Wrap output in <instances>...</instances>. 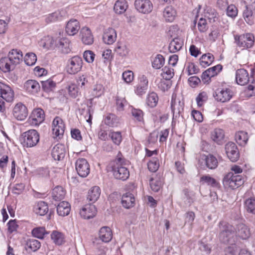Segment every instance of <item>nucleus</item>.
Listing matches in <instances>:
<instances>
[{
  "instance_id": "nucleus-20",
  "label": "nucleus",
  "mask_w": 255,
  "mask_h": 255,
  "mask_svg": "<svg viewBox=\"0 0 255 255\" xmlns=\"http://www.w3.org/2000/svg\"><path fill=\"white\" fill-rule=\"evenodd\" d=\"M236 79L237 83L240 85H245L249 81L248 71L244 69H238L236 71Z\"/></svg>"
},
{
  "instance_id": "nucleus-62",
  "label": "nucleus",
  "mask_w": 255,
  "mask_h": 255,
  "mask_svg": "<svg viewBox=\"0 0 255 255\" xmlns=\"http://www.w3.org/2000/svg\"><path fill=\"white\" fill-rule=\"evenodd\" d=\"M61 16L60 12L56 11L50 14L46 18L47 22H54L61 19Z\"/></svg>"
},
{
  "instance_id": "nucleus-54",
  "label": "nucleus",
  "mask_w": 255,
  "mask_h": 255,
  "mask_svg": "<svg viewBox=\"0 0 255 255\" xmlns=\"http://www.w3.org/2000/svg\"><path fill=\"white\" fill-rule=\"evenodd\" d=\"M24 60L27 65L32 66L36 62L37 56L34 53H28L25 55Z\"/></svg>"
},
{
  "instance_id": "nucleus-58",
  "label": "nucleus",
  "mask_w": 255,
  "mask_h": 255,
  "mask_svg": "<svg viewBox=\"0 0 255 255\" xmlns=\"http://www.w3.org/2000/svg\"><path fill=\"white\" fill-rule=\"evenodd\" d=\"M198 28L200 32H205L208 28L206 19L202 17L200 18L197 24Z\"/></svg>"
},
{
  "instance_id": "nucleus-3",
  "label": "nucleus",
  "mask_w": 255,
  "mask_h": 255,
  "mask_svg": "<svg viewBox=\"0 0 255 255\" xmlns=\"http://www.w3.org/2000/svg\"><path fill=\"white\" fill-rule=\"evenodd\" d=\"M219 229V239L224 244H232L235 241V229L225 221H221L218 225Z\"/></svg>"
},
{
  "instance_id": "nucleus-36",
  "label": "nucleus",
  "mask_w": 255,
  "mask_h": 255,
  "mask_svg": "<svg viewBox=\"0 0 255 255\" xmlns=\"http://www.w3.org/2000/svg\"><path fill=\"white\" fill-rule=\"evenodd\" d=\"M104 123L109 127H116L119 124V118L113 114H109L105 118Z\"/></svg>"
},
{
  "instance_id": "nucleus-12",
  "label": "nucleus",
  "mask_w": 255,
  "mask_h": 255,
  "mask_svg": "<svg viewBox=\"0 0 255 255\" xmlns=\"http://www.w3.org/2000/svg\"><path fill=\"white\" fill-rule=\"evenodd\" d=\"M134 5L139 12L144 14L150 13L153 9L152 3L149 0H135Z\"/></svg>"
},
{
  "instance_id": "nucleus-26",
  "label": "nucleus",
  "mask_w": 255,
  "mask_h": 255,
  "mask_svg": "<svg viewBox=\"0 0 255 255\" xmlns=\"http://www.w3.org/2000/svg\"><path fill=\"white\" fill-rule=\"evenodd\" d=\"M99 237L103 242H109L113 237L111 229L107 226L102 227L99 231Z\"/></svg>"
},
{
  "instance_id": "nucleus-45",
  "label": "nucleus",
  "mask_w": 255,
  "mask_h": 255,
  "mask_svg": "<svg viewBox=\"0 0 255 255\" xmlns=\"http://www.w3.org/2000/svg\"><path fill=\"white\" fill-rule=\"evenodd\" d=\"M115 52L121 57H126L128 55L129 50L127 46L121 43H118L115 48Z\"/></svg>"
},
{
  "instance_id": "nucleus-39",
  "label": "nucleus",
  "mask_w": 255,
  "mask_h": 255,
  "mask_svg": "<svg viewBox=\"0 0 255 255\" xmlns=\"http://www.w3.org/2000/svg\"><path fill=\"white\" fill-rule=\"evenodd\" d=\"M41 247V243L34 239H28L26 241L25 248L33 252L37 251Z\"/></svg>"
},
{
  "instance_id": "nucleus-46",
  "label": "nucleus",
  "mask_w": 255,
  "mask_h": 255,
  "mask_svg": "<svg viewBox=\"0 0 255 255\" xmlns=\"http://www.w3.org/2000/svg\"><path fill=\"white\" fill-rule=\"evenodd\" d=\"M243 16L248 24L252 25L254 23L253 12L250 6H246L243 12Z\"/></svg>"
},
{
  "instance_id": "nucleus-1",
  "label": "nucleus",
  "mask_w": 255,
  "mask_h": 255,
  "mask_svg": "<svg viewBox=\"0 0 255 255\" xmlns=\"http://www.w3.org/2000/svg\"><path fill=\"white\" fill-rule=\"evenodd\" d=\"M125 161L122 157H118L111 161L107 166L108 172H111L116 179L126 180L129 176L128 168L124 166Z\"/></svg>"
},
{
  "instance_id": "nucleus-25",
  "label": "nucleus",
  "mask_w": 255,
  "mask_h": 255,
  "mask_svg": "<svg viewBox=\"0 0 255 255\" xmlns=\"http://www.w3.org/2000/svg\"><path fill=\"white\" fill-rule=\"evenodd\" d=\"M44 112L41 109L34 110L31 115V123L35 126L39 125L44 120Z\"/></svg>"
},
{
  "instance_id": "nucleus-34",
  "label": "nucleus",
  "mask_w": 255,
  "mask_h": 255,
  "mask_svg": "<svg viewBox=\"0 0 255 255\" xmlns=\"http://www.w3.org/2000/svg\"><path fill=\"white\" fill-rule=\"evenodd\" d=\"M235 139L237 142L241 146H245L249 139V135L247 132L240 131L235 134Z\"/></svg>"
},
{
  "instance_id": "nucleus-9",
  "label": "nucleus",
  "mask_w": 255,
  "mask_h": 255,
  "mask_svg": "<svg viewBox=\"0 0 255 255\" xmlns=\"http://www.w3.org/2000/svg\"><path fill=\"white\" fill-rule=\"evenodd\" d=\"M65 128V125L62 119L59 117H56L52 122L53 137L60 138L64 134Z\"/></svg>"
},
{
  "instance_id": "nucleus-43",
  "label": "nucleus",
  "mask_w": 255,
  "mask_h": 255,
  "mask_svg": "<svg viewBox=\"0 0 255 255\" xmlns=\"http://www.w3.org/2000/svg\"><path fill=\"white\" fill-rule=\"evenodd\" d=\"M51 238L53 242L57 245H62L65 241L64 235L56 231H53L51 234Z\"/></svg>"
},
{
  "instance_id": "nucleus-13",
  "label": "nucleus",
  "mask_w": 255,
  "mask_h": 255,
  "mask_svg": "<svg viewBox=\"0 0 255 255\" xmlns=\"http://www.w3.org/2000/svg\"><path fill=\"white\" fill-rule=\"evenodd\" d=\"M0 97L6 102H10L13 100L14 92L10 87L0 82Z\"/></svg>"
},
{
  "instance_id": "nucleus-61",
  "label": "nucleus",
  "mask_w": 255,
  "mask_h": 255,
  "mask_svg": "<svg viewBox=\"0 0 255 255\" xmlns=\"http://www.w3.org/2000/svg\"><path fill=\"white\" fill-rule=\"evenodd\" d=\"M197 105L199 107L203 106L204 103L207 100V96L205 92L200 93L196 99Z\"/></svg>"
},
{
  "instance_id": "nucleus-48",
  "label": "nucleus",
  "mask_w": 255,
  "mask_h": 255,
  "mask_svg": "<svg viewBox=\"0 0 255 255\" xmlns=\"http://www.w3.org/2000/svg\"><path fill=\"white\" fill-rule=\"evenodd\" d=\"M113 143L119 145L122 141V136L120 131H114L111 130L109 134Z\"/></svg>"
},
{
  "instance_id": "nucleus-19",
  "label": "nucleus",
  "mask_w": 255,
  "mask_h": 255,
  "mask_svg": "<svg viewBox=\"0 0 255 255\" xmlns=\"http://www.w3.org/2000/svg\"><path fill=\"white\" fill-rule=\"evenodd\" d=\"M117 33L116 30L112 28H108L104 31L103 39L107 44H112L116 40Z\"/></svg>"
},
{
  "instance_id": "nucleus-2",
  "label": "nucleus",
  "mask_w": 255,
  "mask_h": 255,
  "mask_svg": "<svg viewBox=\"0 0 255 255\" xmlns=\"http://www.w3.org/2000/svg\"><path fill=\"white\" fill-rule=\"evenodd\" d=\"M22 58V53L20 50L12 49L9 51L7 57L0 59V69L5 73L13 70Z\"/></svg>"
},
{
  "instance_id": "nucleus-18",
  "label": "nucleus",
  "mask_w": 255,
  "mask_h": 255,
  "mask_svg": "<svg viewBox=\"0 0 255 255\" xmlns=\"http://www.w3.org/2000/svg\"><path fill=\"white\" fill-rule=\"evenodd\" d=\"M80 36L82 42L85 45H91L94 42V37L90 29L87 27H83L80 32Z\"/></svg>"
},
{
  "instance_id": "nucleus-11",
  "label": "nucleus",
  "mask_w": 255,
  "mask_h": 255,
  "mask_svg": "<svg viewBox=\"0 0 255 255\" xmlns=\"http://www.w3.org/2000/svg\"><path fill=\"white\" fill-rule=\"evenodd\" d=\"M225 150L227 156L231 161L236 162L239 159V151L234 142H228L225 145Z\"/></svg>"
},
{
  "instance_id": "nucleus-22",
  "label": "nucleus",
  "mask_w": 255,
  "mask_h": 255,
  "mask_svg": "<svg viewBox=\"0 0 255 255\" xmlns=\"http://www.w3.org/2000/svg\"><path fill=\"white\" fill-rule=\"evenodd\" d=\"M80 28L79 22L76 19H71L67 23L66 32L71 36L75 35Z\"/></svg>"
},
{
  "instance_id": "nucleus-21",
  "label": "nucleus",
  "mask_w": 255,
  "mask_h": 255,
  "mask_svg": "<svg viewBox=\"0 0 255 255\" xmlns=\"http://www.w3.org/2000/svg\"><path fill=\"white\" fill-rule=\"evenodd\" d=\"M235 233L238 237L243 240L248 239L251 235L250 229L244 224H239L237 226Z\"/></svg>"
},
{
  "instance_id": "nucleus-32",
  "label": "nucleus",
  "mask_w": 255,
  "mask_h": 255,
  "mask_svg": "<svg viewBox=\"0 0 255 255\" xmlns=\"http://www.w3.org/2000/svg\"><path fill=\"white\" fill-rule=\"evenodd\" d=\"M206 167L210 169H215L218 164V160L215 156L213 155L209 154L205 155L203 159Z\"/></svg>"
},
{
  "instance_id": "nucleus-5",
  "label": "nucleus",
  "mask_w": 255,
  "mask_h": 255,
  "mask_svg": "<svg viewBox=\"0 0 255 255\" xmlns=\"http://www.w3.org/2000/svg\"><path fill=\"white\" fill-rule=\"evenodd\" d=\"M235 42L242 49H249L253 46L255 43L254 35L251 33L235 35Z\"/></svg>"
},
{
  "instance_id": "nucleus-30",
  "label": "nucleus",
  "mask_w": 255,
  "mask_h": 255,
  "mask_svg": "<svg viewBox=\"0 0 255 255\" xmlns=\"http://www.w3.org/2000/svg\"><path fill=\"white\" fill-rule=\"evenodd\" d=\"M183 45V41L179 38L176 37L170 42L168 49L171 53H175L180 50Z\"/></svg>"
},
{
  "instance_id": "nucleus-49",
  "label": "nucleus",
  "mask_w": 255,
  "mask_h": 255,
  "mask_svg": "<svg viewBox=\"0 0 255 255\" xmlns=\"http://www.w3.org/2000/svg\"><path fill=\"white\" fill-rule=\"evenodd\" d=\"M32 235L33 237L42 239L46 235L48 234L44 227H37L34 228L31 231Z\"/></svg>"
},
{
  "instance_id": "nucleus-56",
  "label": "nucleus",
  "mask_w": 255,
  "mask_h": 255,
  "mask_svg": "<svg viewBox=\"0 0 255 255\" xmlns=\"http://www.w3.org/2000/svg\"><path fill=\"white\" fill-rule=\"evenodd\" d=\"M245 208L247 211L251 213L255 214V199L250 198L245 202Z\"/></svg>"
},
{
  "instance_id": "nucleus-63",
  "label": "nucleus",
  "mask_w": 255,
  "mask_h": 255,
  "mask_svg": "<svg viewBox=\"0 0 255 255\" xmlns=\"http://www.w3.org/2000/svg\"><path fill=\"white\" fill-rule=\"evenodd\" d=\"M95 54L91 50L85 51L83 53V57L88 63H92L95 58Z\"/></svg>"
},
{
  "instance_id": "nucleus-64",
  "label": "nucleus",
  "mask_w": 255,
  "mask_h": 255,
  "mask_svg": "<svg viewBox=\"0 0 255 255\" xmlns=\"http://www.w3.org/2000/svg\"><path fill=\"white\" fill-rule=\"evenodd\" d=\"M238 14V9L235 5L231 4L227 8V14L231 17H235Z\"/></svg>"
},
{
  "instance_id": "nucleus-51",
  "label": "nucleus",
  "mask_w": 255,
  "mask_h": 255,
  "mask_svg": "<svg viewBox=\"0 0 255 255\" xmlns=\"http://www.w3.org/2000/svg\"><path fill=\"white\" fill-rule=\"evenodd\" d=\"M165 59L162 55L158 54L152 62L154 68L158 69L163 66L164 64Z\"/></svg>"
},
{
  "instance_id": "nucleus-27",
  "label": "nucleus",
  "mask_w": 255,
  "mask_h": 255,
  "mask_svg": "<svg viewBox=\"0 0 255 255\" xmlns=\"http://www.w3.org/2000/svg\"><path fill=\"white\" fill-rule=\"evenodd\" d=\"M122 204L125 208L129 209L133 207L135 199L132 194L127 192L124 194L122 198Z\"/></svg>"
},
{
  "instance_id": "nucleus-16",
  "label": "nucleus",
  "mask_w": 255,
  "mask_h": 255,
  "mask_svg": "<svg viewBox=\"0 0 255 255\" xmlns=\"http://www.w3.org/2000/svg\"><path fill=\"white\" fill-rule=\"evenodd\" d=\"M26 107L21 103L17 104L13 110V116L18 120H24L27 116Z\"/></svg>"
},
{
  "instance_id": "nucleus-59",
  "label": "nucleus",
  "mask_w": 255,
  "mask_h": 255,
  "mask_svg": "<svg viewBox=\"0 0 255 255\" xmlns=\"http://www.w3.org/2000/svg\"><path fill=\"white\" fill-rule=\"evenodd\" d=\"M222 69V66L218 64L216 66L210 68L206 70L207 73L210 74V76L212 77L217 75Z\"/></svg>"
},
{
  "instance_id": "nucleus-47",
  "label": "nucleus",
  "mask_w": 255,
  "mask_h": 255,
  "mask_svg": "<svg viewBox=\"0 0 255 255\" xmlns=\"http://www.w3.org/2000/svg\"><path fill=\"white\" fill-rule=\"evenodd\" d=\"M158 97L156 93L152 92L149 93L146 98V104L147 105L151 107H155L158 103Z\"/></svg>"
},
{
  "instance_id": "nucleus-24",
  "label": "nucleus",
  "mask_w": 255,
  "mask_h": 255,
  "mask_svg": "<svg viewBox=\"0 0 255 255\" xmlns=\"http://www.w3.org/2000/svg\"><path fill=\"white\" fill-rule=\"evenodd\" d=\"M163 183V179L161 175L156 174L150 179V186L151 190L155 192H158Z\"/></svg>"
},
{
  "instance_id": "nucleus-60",
  "label": "nucleus",
  "mask_w": 255,
  "mask_h": 255,
  "mask_svg": "<svg viewBox=\"0 0 255 255\" xmlns=\"http://www.w3.org/2000/svg\"><path fill=\"white\" fill-rule=\"evenodd\" d=\"M104 93V88L101 84H96L93 89L92 94L95 97H99Z\"/></svg>"
},
{
  "instance_id": "nucleus-33",
  "label": "nucleus",
  "mask_w": 255,
  "mask_h": 255,
  "mask_svg": "<svg viewBox=\"0 0 255 255\" xmlns=\"http://www.w3.org/2000/svg\"><path fill=\"white\" fill-rule=\"evenodd\" d=\"M65 194L66 192L63 187L57 186L53 189L52 197L55 201H61L64 198Z\"/></svg>"
},
{
  "instance_id": "nucleus-31",
  "label": "nucleus",
  "mask_w": 255,
  "mask_h": 255,
  "mask_svg": "<svg viewBox=\"0 0 255 255\" xmlns=\"http://www.w3.org/2000/svg\"><path fill=\"white\" fill-rule=\"evenodd\" d=\"M33 210L36 214L44 216L48 211V205L44 201H39L35 205Z\"/></svg>"
},
{
  "instance_id": "nucleus-55",
  "label": "nucleus",
  "mask_w": 255,
  "mask_h": 255,
  "mask_svg": "<svg viewBox=\"0 0 255 255\" xmlns=\"http://www.w3.org/2000/svg\"><path fill=\"white\" fill-rule=\"evenodd\" d=\"M220 30L216 27H213L211 29V31L209 33L208 39L212 42H215L220 36Z\"/></svg>"
},
{
  "instance_id": "nucleus-14",
  "label": "nucleus",
  "mask_w": 255,
  "mask_h": 255,
  "mask_svg": "<svg viewBox=\"0 0 255 255\" xmlns=\"http://www.w3.org/2000/svg\"><path fill=\"white\" fill-rule=\"evenodd\" d=\"M148 87V81L147 77L142 75L138 78V83L135 87V93L138 96L144 94Z\"/></svg>"
},
{
  "instance_id": "nucleus-10",
  "label": "nucleus",
  "mask_w": 255,
  "mask_h": 255,
  "mask_svg": "<svg viewBox=\"0 0 255 255\" xmlns=\"http://www.w3.org/2000/svg\"><path fill=\"white\" fill-rule=\"evenodd\" d=\"M76 170L79 176L82 177H87L90 171V165L85 158H79L75 162Z\"/></svg>"
},
{
  "instance_id": "nucleus-15",
  "label": "nucleus",
  "mask_w": 255,
  "mask_h": 255,
  "mask_svg": "<svg viewBox=\"0 0 255 255\" xmlns=\"http://www.w3.org/2000/svg\"><path fill=\"white\" fill-rule=\"evenodd\" d=\"M97 209L95 205L90 204L85 205L80 210V215L85 219L93 218L96 214Z\"/></svg>"
},
{
  "instance_id": "nucleus-42",
  "label": "nucleus",
  "mask_w": 255,
  "mask_h": 255,
  "mask_svg": "<svg viewBox=\"0 0 255 255\" xmlns=\"http://www.w3.org/2000/svg\"><path fill=\"white\" fill-rule=\"evenodd\" d=\"M128 5L125 0H117L114 5V10L118 14L123 13L127 9Z\"/></svg>"
},
{
  "instance_id": "nucleus-41",
  "label": "nucleus",
  "mask_w": 255,
  "mask_h": 255,
  "mask_svg": "<svg viewBox=\"0 0 255 255\" xmlns=\"http://www.w3.org/2000/svg\"><path fill=\"white\" fill-rule=\"evenodd\" d=\"M171 108L173 115H180L183 112L184 109V103L180 101H176L172 99Z\"/></svg>"
},
{
  "instance_id": "nucleus-4",
  "label": "nucleus",
  "mask_w": 255,
  "mask_h": 255,
  "mask_svg": "<svg viewBox=\"0 0 255 255\" xmlns=\"http://www.w3.org/2000/svg\"><path fill=\"white\" fill-rule=\"evenodd\" d=\"M20 141L24 147H32L37 145L39 141V135L35 129H30L23 132L21 136Z\"/></svg>"
},
{
  "instance_id": "nucleus-7",
  "label": "nucleus",
  "mask_w": 255,
  "mask_h": 255,
  "mask_svg": "<svg viewBox=\"0 0 255 255\" xmlns=\"http://www.w3.org/2000/svg\"><path fill=\"white\" fill-rule=\"evenodd\" d=\"M83 66V60L78 56H75L68 59L66 65V71L70 74H75L80 72Z\"/></svg>"
},
{
  "instance_id": "nucleus-37",
  "label": "nucleus",
  "mask_w": 255,
  "mask_h": 255,
  "mask_svg": "<svg viewBox=\"0 0 255 255\" xmlns=\"http://www.w3.org/2000/svg\"><path fill=\"white\" fill-rule=\"evenodd\" d=\"M200 182L202 184H206L214 188H219L220 185L219 183L215 179L209 175L202 176L200 178Z\"/></svg>"
},
{
  "instance_id": "nucleus-28",
  "label": "nucleus",
  "mask_w": 255,
  "mask_h": 255,
  "mask_svg": "<svg viewBox=\"0 0 255 255\" xmlns=\"http://www.w3.org/2000/svg\"><path fill=\"white\" fill-rule=\"evenodd\" d=\"M71 210L70 204L65 201L60 202L57 207V214L62 217L69 215Z\"/></svg>"
},
{
  "instance_id": "nucleus-44",
  "label": "nucleus",
  "mask_w": 255,
  "mask_h": 255,
  "mask_svg": "<svg viewBox=\"0 0 255 255\" xmlns=\"http://www.w3.org/2000/svg\"><path fill=\"white\" fill-rule=\"evenodd\" d=\"M214 59L212 54L210 53L205 54L200 59V65L203 67L208 66L213 62Z\"/></svg>"
},
{
  "instance_id": "nucleus-17",
  "label": "nucleus",
  "mask_w": 255,
  "mask_h": 255,
  "mask_svg": "<svg viewBox=\"0 0 255 255\" xmlns=\"http://www.w3.org/2000/svg\"><path fill=\"white\" fill-rule=\"evenodd\" d=\"M66 154L65 147L64 144H57L52 148L51 155L55 160L63 159Z\"/></svg>"
},
{
  "instance_id": "nucleus-52",
  "label": "nucleus",
  "mask_w": 255,
  "mask_h": 255,
  "mask_svg": "<svg viewBox=\"0 0 255 255\" xmlns=\"http://www.w3.org/2000/svg\"><path fill=\"white\" fill-rule=\"evenodd\" d=\"M147 166L148 169L151 172H156L159 167V163L158 158L157 157L152 158L149 161Z\"/></svg>"
},
{
  "instance_id": "nucleus-57",
  "label": "nucleus",
  "mask_w": 255,
  "mask_h": 255,
  "mask_svg": "<svg viewBox=\"0 0 255 255\" xmlns=\"http://www.w3.org/2000/svg\"><path fill=\"white\" fill-rule=\"evenodd\" d=\"M128 104L127 101L125 98L117 96L116 97V105L117 109L119 111H123L124 110V107Z\"/></svg>"
},
{
  "instance_id": "nucleus-29",
  "label": "nucleus",
  "mask_w": 255,
  "mask_h": 255,
  "mask_svg": "<svg viewBox=\"0 0 255 255\" xmlns=\"http://www.w3.org/2000/svg\"><path fill=\"white\" fill-rule=\"evenodd\" d=\"M101 189L99 186L92 187L88 192L87 200L94 203L99 199Z\"/></svg>"
},
{
  "instance_id": "nucleus-53",
  "label": "nucleus",
  "mask_w": 255,
  "mask_h": 255,
  "mask_svg": "<svg viewBox=\"0 0 255 255\" xmlns=\"http://www.w3.org/2000/svg\"><path fill=\"white\" fill-rule=\"evenodd\" d=\"M161 75L166 80H169L174 76V70L168 66H165L162 69Z\"/></svg>"
},
{
  "instance_id": "nucleus-23",
  "label": "nucleus",
  "mask_w": 255,
  "mask_h": 255,
  "mask_svg": "<svg viewBox=\"0 0 255 255\" xmlns=\"http://www.w3.org/2000/svg\"><path fill=\"white\" fill-rule=\"evenodd\" d=\"M24 87L27 92L32 94L38 93L40 89L39 84L34 80H28L26 81Z\"/></svg>"
},
{
  "instance_id": "nucleus-38",
  "label": "nucleus",
  "mask_w": 255,
  "mask_h": 255,
  "mask_svg": "<svg viewBox=\"0 0 255 255\" xmlns=\"http://www.w3.org/2000/svg\"><path fill=\"white\" fill-rule=\"evenodd\" d=\"M211 137L213 140L220 144L224 137V132L222 129L216 128L212 132Z\"/></svg>"
},
{
  "instance_id": "nucleus-6",
  "label": "nucleus",
  "mask_w": 255,
  "mask_h": 255,
  "mask_svg": "<svg viewBox=\"0 0 255 255\" xmlns=\"http://www.w3.org/2000/svg\"><path fill=\"white\" fill-rule=\"evenodd\" d=\"M244 179L240 175H235L233 172L228 173L224 177L223 183L226 188L235 189L243 184Z\"/></svg>"
},
{
  "instance_id": "nucleus-50",
  "label": "nucleus",
  "mask_w": 255,
  "mask_h": 255,
  "mask_svg": "<svg viewBox=\"0 0 255 255\" xmlns=\"http://www.w3.org/2000/svg\"><path fill=\"white\" fill-rule=\"evenodd\" d=\"M42 89L46 92L52 91L56 86V83L51 79L41 82Z\"/></svg>"
},
{
  "instance_id": "nucleus-35",
  "label": "nucleus",
  "mask_w": 255,
  "mask_h": 255,
  "mask_svg": "<svg viewBox=\"0 0 255 255\" xmlns=\"http://www.w3.org/2000/svg\"><path fill=\"white\" fill-rule=\"evenodd\" d=\"M175 10L171 6H166L163 12V15L166 21H172L176 15Z\"/></svg>"
},
{
  "instance_id": "nucleus-40",
  "label": "nucleus",
  "mask_w": 255,
  "mask_h": 255,
  "mask_svg": "<svg viewBox=\"0 0 255 255\" xmlns=\"http://www.w3.org/2000/svg\"><path fill=\"white\" fill-rule=\"evenodd\" d=\"M56 45L64 52H68L70 49V41L67 38H61L57 39Z\"/></svg>"
},
{
  "instance_id": "nucleus-8",
  "label": "nucleus",
  "mask_w": 255,
  "mask_h": 255,
  "mask_svg": "<svg viewBox=\"0 0 255 255\" xmlns=\"http://www.w3.org/2000/svg\"><path fill=\"white\" fill-rule=\"evenodd\" d=\"M234 95L232 90L228 88H219L213 94V96L218 102L225 103L229 101Z\"/></svg>"
}]
</instances>
